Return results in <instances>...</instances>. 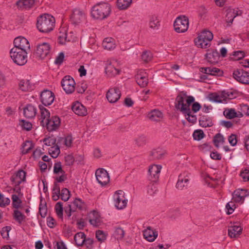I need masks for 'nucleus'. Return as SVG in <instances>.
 <instances>
[{
    "mask_svg": "<svg viewBox=\"0 0 249 249\" xmlns=\"http://www.w3.org/2000/svg\"><path fill=\"white\" fill-rule=\"evenodd\" d=\"M111 6L105 2H100L93 5L90 10L91 16L96 19H103L110 14Z\"/></svg>",
    "mask_w": 249,
    "mask_h": 249,
    "instance_id": "nucleus-1",
    "label": "nucleus"
},
{
    "mask_svg": "<svg viewBox=\"0 0 249 249\" xmlns=\"http://www.w3.org/2000/svg\"><path fill=\"white\" fill-rule=\"evenodd\" d=\"M55 19L49 14H44L38 18L36 26L38 30L42 33H48L54 28Z\"/></svg>",
    "mask_w": 249,
    "mask_h": 249,
    "instance_id": "nucleus-2",
    "label": "nucleus"
},
{
    "mask_svg": "<svg viewBox=\"0 0 249 249\" xmlns=\"http://www.w3.org/2000/svg\"><path fill=\"white\" fill-rule=\"evenodd\" d=\"M213 38V35L209 31H203L195 40V44L201 48H207L210 46V41Z\"/></svg>",
    "mask_w": 249,
    "mask_h": 249,
    "instance_id": "nucleus-3",
    "label": "nucleus"
},
{
    "mask_svg": "<svg viewBox=\"0 0 249 249\" xmlns=\"http://www.w3.org/2000/svg\"><path fill=\"white\" fill-rule=\"evenodd\" d=\"M10 53L13 61L18 65H24L27 62V52L18 48H12Z\"/></svg>",
    "mask_w": 249,
    "mask_h": 249,
    "instance_id": "nucleus-4",
    "label": "nucleus"
},
{
    "mask_svg": "<svg viewBox=\"0 0 249 249\" xmlns=\"http://www.w3.org/2000/svg\"><path fill=\"white\" fill-rule=\"evenodd\" d=\"M188 18L185 16H180L177 18L174 23L175 30L178 33H184L189 27Z\"/></svg>",
    "mask_w": 249,
    "mask_h": 249,
    "instance_id": "nucleus-5",
    "label": "nucleus"
},
{
    "mask_svg": "<svg viewBox=\"0 0 249 249\" xmlns=\"http://www.w3.org/2000/svg\"><path fill=\"white\" fill-rule=\"evenodd\" d=\"M114 203L115 207L122 210L126 207L127 199L124 197V193L122 190L116 191L113 196Z\"/></svg>",
    "mask_w": 249,
    "mask_h": 249,
    "instance_id": "nucleus-6",
    "label": "nucleus"
},
{
    "mask_svg": "<svg viewBox=\"0 0 249 249\" xmlns=\"http://www.w3.org/2000/svg\"><path fill=\"white\" fill-rule=\"evenodd\" d=\"M50 51V45L47 42H42L37 45L35 55L36 57L44 59L49 54Z\"/></svg>",
    "mask_w": 249,
    "mask_h": 249,
    "instance_id": "nucleus-7",
    "label": "nucleus"
},
{
    "mask_svg": "<svg viewBox=\"0 0 249 249\" xmlns=\"http://www.w3.org/2000/svg\"><path fill=\"white\" fill-rule=\"evenodd\" d=\"M71 19L73 24L78 25L86 20V15L83 10L80 8H75L72 11Z\"/></svg>",
    "mask_w": 249,
    "mask_h": 249,
    "instance_id": "nucleus-8",
    "label": "nucleus"
},
{
    "mask_svg": "<svg viewBox=\"0 0 249 249\" xmlns=\"http://www.w3.org/2000/svg\"><path fill=\"white\" fill-rule=\"evenodd\" d=\"M75 85L73 79L69 75L65 76L61 82V86L67 94L71 93L74 91Z\"/></svg>",
    "mask_w": 249,
    "mask_h": 249,
    "instance_id": "nucleus-9",
    "label": "nucleus"
},
{
    "mask_svg": "<svg viewBox=\"0 0 249 249\" xmlns=\"http://www.w3.org/2000/svg\"><path fill=\"white\" fill-rule=\"evenodd\" d=\"M233 78L238 82L245 85L249 84V72L243 70H237L233 72Z\"/></svg>",
    "mask_w": 249,
    "mask_h": 249,
    "instance_id": "nucleus-10",
    "label": "nucleus"
},
{
    "mask_svg": "<svg viewBox=\"0 0 249 249\" xmlns=\"http://www.w3.org/2000/svg\"><path fill=\"white\" fill-rule=\"evenodd\" d=\"M95 176L98 183L102 186L106 185L109 181L108 174L107 171L103 168L97 169L95 172Z\"/></svg>",
    "mask_w": 249,
    "mask_h": 249,
    "instance_id": "nucleus-11",
    "label": "nucleus"
},
{
    "mask_svg": "<svg viewBox=\"0 0 249 249\" xmlns=\"http://www.w3.org/2000/svg\"><path fill=\"white\" fill-rule=\"evenodd\" d=\"M185 97V95L180 94L177 96L176 99L175 107L182 113L190 112V108H188V105H185V104H184Z\"/></svg>",
    "mask_w": 249,
    "mask_h": 249,
    "instance_id": "nucleus-12",
    "label": "nucleus"
},
{
    "mask_svg": "<svg viewBox=\"0 0 249 249\" xmlns=\"http://www.w3.org/2000/svg\"><path fill=\"white\" fill-rule=\"evenodd\" d=\"M40 99L44 106L51 105L54 100V93L50 90H44L40 94Z\"/></svg>",
    "mask_w": 249,
    "mask_h": 249,
    "instance_id": "nucleus-13",
    "label": "nucleus"
},
{
    "mask_svg": "<svg viewBox=\"0 0 249 249\" xmlns=\"http://www.w3.org/2000/svg\"><path fill=\"white\" fill-rule=\"evenodd\" d=\"M14 44L15 47L13 48H18L25 52L30 49L29 42L25 37L21 36L16 37L14 39Z\"/></svg>",
    "mask_w": 249,
    "mask_h": 249,
    "instance_id": "nucleus-14",
    "label": "nucleus"
},
{
    "mask_svg": "<svg viewBox=\"0 0 249 249\" xmlns=\"http://www.w3.org/2000/svg\"><path fill=\"white\" fill-rule=\"evenodd\" d=\"M121 93L120 89L117 88L110 89L107 93L106 97L108 101L111 103L116 102L120 98Z\"/></svg>",
    "mask_w": 249,
    "mask_h": 249,
    "instance_id": "nucleus-15",
    "label": "nucleus"
},
{
    "mask_svg": "<svg viewBox=\"0 0 249 249\" xmlns=\"http://www.w3.org/2000/svg\"><path fill=\"white\" fill-rule=\"evenodd\" d=\"M60 124V118L56 116H53L49 119L45 123V125L49 131L57 129Z\"/></svg>",
    "mask_w": 249,
    "mask_h": 249,
    "instance_id": "nucleus-16",
    "label": "nucleus"
},
{
    "mask_svg": "<svg viewBox=\"0 0 249 249\" xmlns=\"http://www.w3.org/2000/svg\"><path fill=\"white\" fill-rule=\"evenodd\" d=\"M161 166L160 165H152L149 167V179L153 182H156L159 178Z\"/></svg>",
    "mask_w": 249,
    "mask_h": 249,
    "instance_id": "nucleus-17",
    "label": "nucleus"
},
{
    "mask_svg": "<svg viewBox=\"0 0 249 249\" xmlns=\"http://www.w3.org/2000/svg\"><path fill=\"white\" fill-rule=\"evenodd\" d=\"M11 181L15 186H19L20 184L26 180V172L20 170L11 177Z\"/></svg>",
    "mask_w": 249,
    "mask_h": 249,
    "instance_id": "nucleus-18",
    "label": "nucleus"
},
{
    "mask_svg": "<svg viewBox=\"0 0 249 249\" xmlns=\"http://www.w3.org/2000/svg\"><path fill=\"white\" fill-rule=\"evenodd\" d=\"M247 196V191L246 190L237 189L232 193V200L234 202L242 203Z\"/></svg>",
    "mask_w": 249,
    "mask_h": 249,
    "instance_id": "nucleus-19",
    "label": "nucleus"
},
{
    "mask_svg": "<svg viewBox=\"0 0 249 249\" xmlns=\"http://www.w3.org/2000/svg\"><path fill=\"white\" fill-rule=\"evenodd\" d=\"M148 74L143 70H139L136 75L138 84L141 87H145L148 84Z\"/></svg>",
    "mask_w": 249,
    "mask_h": 249,
    "instance_id": "nucleus-20",
    "label": "nucleus"
},
{
    "mask_svg": "<svg viewBox=\"0 0 249 249\" xmlns=\"http://www.w3.org/2000/svg\"><path fill=\"white\" fill-rule=\"evenodd\" d=\"M116 63V61L115 60L107 62L105 71L108 76H115L119 73L120 70L115 67Z\"/></svg>",
    "mask_w": 249,
    "mask_h": 249,
    "instance_id": "nucleus-21",
    "label": "nucleus"
},
{
    "mask_svg": "<svg viewBox=\"0 0 249 249\" xmlns=\"http://www.w3.org/2000/svg\"><path fill=\"white\" fill-rule=\"evenodd\" d=\"M189 181L188 174L183 173L180 174L178 176V181L176 184V187L179 190H182L183 188L188 185Z\"/></svg>",
    "mask_w": 249,
    "mask_h": 249,
    "instance_id": "nucleus-22",
    "label": "nucleus"
},
{
    "mask_svg": "<svg viewBox=\"0 0 249 249\" xmlns=\"http://www.w3.org/2000/svg\"><path fill=\"white\" fill-rule=\"evenodd\" d=\"M242 14L241 10H239L238 8H229L227 10V21L228 23H232L233 19L238 16H240Z\"/></svg>",
    "mask_w": 249,
    "mask_h": 249,
    "instance_id": "nucleus-23",
    "label": "nucleus"
},
{
    "mask_svg": "<svg viewBox=\"0 0 249 249\" xmlns=\"http://www.w3.org/2000/svg\"><path fill=\"white\" fill-rule=\"evenodd\" d=\"M158 235V231L153 230L150 227H147L143 231V236L149 242H153L157 237Z\"/></svg>",
    "mask_w": 249,
    "mask_h": 249,
    "instance_id": "nucleus-24",
    "label": "nucleus"
},
{
    "mask_svg": "<svg viewBox=\"0 0 249 249\" xmlns=\"http://www.w3.org/2000/svg\"><path fill=\"white\" fill-rule=\"evenodd\" d=\"M71 109L76 114L79 116H85L87 113L86 107L78 102L73 104Z\"/></svg>",
    "mask_w": 249,
    "mask_h": 249,
    "instance_id": "nucleus-25",
    "label": "nucleus"
},
{
    "mask_svg": "<svg viewBox=\"0 0 249 249\" xmlns=\"http://www.w3.org/2000/svg\"><path fill=\"white\" fill-rule=\"evenodd\" d=\"M242 228L238 225H232L229 227L228 235L231 238H236L242 233Z\"/></svg>",
    "mask_w": 249,
    "mask_h": 249,
    "instance_id": "nucleus-26",
    "label": "nucleus"
},
{
    "mask_svg": "<svg viewBox=\"0 0 249 249\" xmlns=\"http://www.w3.org/2000/svg\"><path fill=\"white\" fill-rule=\"evenodd\" d=\"M35 4V0H19L17 3L18 9L26 10L31 8Z\"/></svg>",
    "mask_w": 249,
    "mask_h": 249,
    "instance_id": "nucleus-27",
    "label": "nucleus"
},
{
    "mask_svg": "<svg viewBox=\"0 0 249 249\" xmlns=\"http://www.w3.org/2000/svg\"><path fill=\"white\" fill-rule=\"evenodd\" d=\"M23 113L27 118H33L36 114V108L32 105H27L24 108Z\"/></svg>",
    "mask_w": 249,
    "mask_h": 249,
    "instance_id": "nucleus-28",
    "label": "nucleus"
},
{
    "mask_svg": "<svg viewBox=\"0 0 249 249\" xmlns=\"http://www.w3.org/2000/svg\"><path fill=\"white\" fill-rule=\"evenodd\" d=\"M147 117L151 121H160L163 117V114L161 111L158 109H153L147 114Z\"/></svg>",
    "mask_w": 249,
    "mask_h": 249,
    "instance_id": "nucleus-29",
    "label": "nucleus"
},
{
    "mask_svg": "<svg viewBox=\"0 0 249 249\" xmlns=\"http://www.w3.org/2000/svg\"><path fill=\"white\" fill-rule=\"evenodd\" d=\"M103 47L107 50H112L116 48V44L114 39L111 37H107L102 43Z\"/></svg>",
    "mask_w": 249,
    "mask_h": 249,
    "instance_id": "nucleus-30",
    "label": "nucleus"
},
{
    "mask_svg": "<svg viewBox=\"0 0 249 249\" xmlns=\"http://www.w3.org/2000/svg\"><path fill=\"white\" fill-rule=\"evenodd\" d=\"M201 72L212 75L220 76L222 74V71L219 69L213 67L201 68Z\"/></svg>",
    "mask_w": 249,
    "mask_h": 249,
    "instance_id": "nucleus-31",
    "label": "nucleus"
},
{
    "mask_svg": "<svg viewBox=\"0 0 249 249\" xmlns=\"http://www.w3.org/2000/svg\"><path fill=\"white\" fill-rule=\"evenodd\" d=\"M166 152L161 148L153 149L150 152V156L153 160H160L163 158Z\"/></svg>",
    "mask_w": 249,
    "mask_h": 249,
    "instance_id": "nucleus-32",
    "label": "nucleus"
},
{
    "mask_svg": "<svg viewBox=\"0 0 249 249\" xmlns=\"http://www.w3.org/2000/svg\"><path fill=\"white\" fill-rule=\"evenodd\" d=\"M149 27L153 30H157L160 26V19L156 15H152L150 17L149 20Z\"/></svg>",
    "mask_w": 249,
    "mask_h": 249,
    "instance_id": "nucleus-33",
    "label": "nucleus"
},
{
    "mask_svg": "<svg viewBox=\"0 0 249 249\" xmlns=\"http://www.w3.org/2000/svg\"><path fill=\"white\" fill-rule=\"evenodd\" d=\"M19 88L22 91H27L33 90L34 88V85L29 80H21L19 83Z\"/></svg>",
    "mask_w": 249,
    "mask_h": 249,
    "instance_id": "nucleus-34",
    "label": "nucleus"
},
{
    "mask_svg": "<svg viewBox=\"0 0 249 249\" xmlns=\"http://www.w3.org/2000/svg\"><path fill=\"white\" fill-rule=\"evenodd\" d=\"M89 222L91 225L95 227H97L100 225V217L97 212L93 211L90 213L89 215Z\"/></svg>",
    "mask_w": 249,
    "mask_h": 249,
    "instance_id": "nucleus-35",
    "label": "nucleus"
},
{
    "mask_svg": "<svg viewBox=\"0 0 249 249\" xmlns=\"http://www.w3.org/2000/svg\"><path fill=\"white\" fill-rule=\"evenodd\" d=\"M39 108L40 110V118L41 123L42 126L45 125V122L50 118V113L48 109L45 108L42 106H39Z\"/></svg>",
    "mask_w": 249,
    "mask_h": 249,
    "instance_id": "nucleus-36",
    "label": "nucleus"
},
{
    "mask_svg": "<svg viewBox=\"0 0 249 249\" xmlns=\"http://www.w3.org/2000/svg\"><path fill=\"white\" fill-rule=\"evenodd\" d=\"M211 99L217 103H226L225 98L224 91L219 93H214L211 95Z\"/></svg>",
    "mask_w": 249,
    "mask_h": 249,
    "instance_id": "nucleus-37",
    "label": "nucleus"
},
{
    "mask_svg": "<svg viewBox=\"0 0 249 249\" xmlns=\"http://www.w3.org/2000/svg\"><path fill=\"white\" fill-rule=\"evenodd\" d=\"M223 114L226 118L229 119H231L235 117L242 116V113H240V115H237V113L234 108L225 109L223 112Z\"/></svg>",
    "mask_w": 249,
    "mask_h": 249,
    "instance_id": "nucleus-38",
    "label": "nucleus"
},
{
    "mask_svg": "<svg viewBox=\"0 0 249 249\" xmlns=\"http://www.w3.org/2000/svg\"><path fill=\"white\" fill-rule=\"evenodd\" d=\"M86 235L82 232H79L77 233L74 237V240L75 244L78 246H81L84 244L85 241Z\"/></svg>",
    "mask_w": 249,
    "mask_h": 249,
    "instance_id": "nucleus-39",
    "label": "nucleus"
},
{
    "mask_svg": "<svg viewBox=\"0 0 249 249\" xmlns=\"http://www.w3.org/2000/svg\"><path fill=\"white\" fill-rule=\"evenodd\" d=\"M132 3V0H118L117 5L120 10H125L128 8Z\"/></svg>",
    "mask_w": 249,
    "mask_h": 249,
    "instance_id": "nucleus-40",
    "label": "nucleus"
},
{
    "mask_svg": "<svg viewBox=\"0 0 249 249\" xmlns=\"http://www.w3.org/2000/svg\"><path fill=\"white\" fill-rule=\"evenodd\" d=\"M135 145L138 147H143L147 142V138L144 135H141L134 140Z\"/></svg>",
    "mask_w": 249,
    "mask_h": 249,
    "instance_id": "nucleus-41",
    "label": "nucleus"
},
{
    "mask_svg": "<svg viewBox=\"0 0 249 249\" xmlns=\"http://www.w3.org/2000/svg\"><path fill=\"white\" fill-rule=\"evenodd\" d=\"M213 141L215 146L216 147H219L225 142V138L222 134L218 133L214 137Z\"/></svg>",
    "mask_w": 249,
    "mask_h": 249,
    "instance_id": "nucleus-42",
    "label": "nucleus"
},
{
    "mask_svg": "<svg viewBox=\"0 0 249 249\" xmlns=\"http://www.w3.org/2000/svg\"><path fill=\"white\" fill-rule=\"evenodd\" d=\"M11 198L12 200L13 207L16 209L19 208L22 203V201L20 199L19 196L17 195L14 194L12 195Z\"/></svg>",
    "mask_w": 249,
    "mask_h": 249,
    "instance_id": "nucleus-43",
    "label": "nucleus"
},
{
    "mask_svg": "<svg viewBox=\"0 0 249 249\" xmlns=\"http://www.w3.org/2000/svg\"><path fill=\"white\" fill-rule=\"evenodd\" d=\"M219 54L217 52H213L207 54V58L211 63H216L218 61Z\"/></svg>",
    "mask_w": 249,
    "mask_h": 249,
    "instance_id": "nucleus-44",
    "label": "nucleus"
},
{
    "mask_svg": "<svg viewBox=\"0 0 249 249\" xmlns=\"http://www.w3.org/2000/svg\"><path fill=\"white\" fill-rule=\"evenodd\" d=\"M14 217L15 219L19 224H21L25 219V216L23 215L19 211L16 209L14 211Z\"/></svg>",
    "mask_w": 249,
    "mask_h": 249,
    "instance_id": "nucleus-45",
    "label": "nucleus"
},
{
    "mask_svg": "<svg viewBox=\"0 0 249 249\" xmlns=\"http://www.w3.org/2000/svg\"><path fill=\"white\" fill-rule=\"evenodd\" d=\"M72 142V138L71 136H67L65 138H60L58 141V142L60 144H64L67 147L71 146Z\"/></svg>",
    "mask_w": 249,
    "mask_h": 249,
    "instance_id": "nucleus-46",
    "label": "nucleus"
},
{
    "mask_svg": "<svg viewBox=\"0 0 249 249\" xmlns=\"http://www.w3.org/2000/svg\"><path fill=\"white\" fill-rule=\"evenodd\" d=\"M33 147V144L30 141H26L22 146V153L26 154L28 153Z\"/></svg>",
    "mask_w": 249,
    "mask_h": 249,
    "instance_id": "nucleus-47",
    "label": "nucleus"
},
{
    "mask_svg": "<svg viewBox=\"0 0 249 249\" xmlns=\"http://www.w3.org/2000/svg\"><path fill=\"white\" fill-rule=\"evenodd\" d=\"M49 153L53 158H57L60 154V149L58 145L51 147L49 149Z\"/></svg>",
    "mask_w": 249,
    "mask_h": 249,
    "instance_id": "nucleus-48",
    "label": "nucleus"
},
{
    "mask_svg": "<svg viewBox=\"0 0 249 249\" xmlns=\"http://www.w3.org/2000/svg\"><path fill=\"white\" fill-rule=\"evenodd\" d=\"M199 124L201 126L204 127H210L213 125L211 119L204 117L199 120Z\"/></svg>",
    "mask_w": 249,
    "mask_h": 249,
    "instance_id": "nucleus-49",
    "label": "nucleus"
},
{
    "mask_svg": "<svg viewBox=\"0 0 249 249\" xmlns=\"http://www.w3.org/2000/svg\"><path fill=\"white\" fill-rule=\"evenodd\" d=\"M60 197L62 200L67 201L70 197V192L67 188H63L60 194Z\"/></svg>",
    "mask_w": 249,
    "mask_h": 249,
    "instance_id": "nucleus-50",
    "label": "nucleus"
},
{
    "mask_svg": "<svg viewBox=\"0 0 249 249\" xmlns=\"http://www.w3.org/2000/svg\"><path fill=\"white\" fill-rule=\"evenodd\" d=\"M10 203V200L8 197H5L0 193V207H4L8 205Z\"/></svg>",
    "mask_w": 249,
    "mask_h": 249,
    "instance_id": "nucleus-51",
    "label": "nucleus"
},
{
    "mask_svg": "<svg viewBox=\"0 0 249 249\" xmlns=\"http://www.w3.org/2000/svg\"><path fill=\"white\" fill-rule=\"evenodd\" d=\"M195 140L199 141L204 137V133L201 130H195L193 134Z\"/></svg>",
    "mask_w": 249,
    "mask_h": 249,
    "instance_id": "nucleus-52",
    "label": "nucleus"
},
{
    "mask_svg": "<svg viewBox=\"0 0 249 249\" xmlns=\"http://www.w3.org/2000/svg\"><path fill=\"white\" fill-rule=\"evenodd\" d=\"M226 208L227 209V213L228 214H230L233 213L234 209L236 208L235 204H234V202L232 200L228 202L226 206Z\"/></svg>",
    "mask_w": 249,
    "mask_h": 249,
    "instance_id": "nucleus-53",
    "label": "nucleus"
},
{
    "mask_svg": "<svg viewBox=\"0 0 249 249\" xmlns=\"http://www.w3.org/2000/svg\"><path fill=\"white\" fill-rule=\"evenodd\" d=\"M53 172L56 174L65 173L62 168L61 163L60 162H58L54 164L53 167Z\"/></svg>",
    "mask_w": 249,
    "mask_h": 249,
    "instance_id": "nucleus-54",
    "label": "nucleus"
},
{
    "mask_svg": "<svg viewBox=\"0 0 249 249\" xmlns=\"http://www.w3.org/2000/svg\"><path fill=\"white\" fill-rule=\"evenodd\" d=\"M114 235L117 239H122L124 236V231L122 228H118L115 231Z\"/></svg>",
    "mask_w": 249,
    "mask_h": 249,
    "instance_id": "nucleus-55",
    "label": "nucleus"
},
{
    "mask_svg": "<svg viewBox=\"0 0 249 249\" xmlns=\"http://www.w3.org/2000/svg\"><path fill=\"white\" fill-rule=\"evenodd\" d=\"M96 237L100 242H103L106 239L105 233L102 231L98 230L96 232Z\"/></svg>",
    "mask_w": 249,
    "mask_h": 249,
    "instance_id": "nucleus-56",
    "label": "nucleus"
},
{
    "mask_svg": "<svg viewBox=\"0 0 249 249\" xmlns=\"http://www.w3.org/2000/svg\"><path fill=\"white\" fill-rule=\"evenodd\" d=\"M152 54L150 52L144 51L142 54V59L145 62H147L151 60Z\"/></svg>",
    "mask_w": 249,
    "mask_h": 249,
    "instance_id": "nucleus-57",
    "label": "nucleus"
},
{
    "mask_svg": "<svg viewBox=\"0 0 249 249\" xmlns=\"http://www.w3.org/2000/svg\"><path fill=\"white\" fill-rule=\"evenodd\" d=\"M11 230V227L6 226L3 227L0 231V233L3 238H7L9 237V232Z\"/></svg>",
    "mask_w": 249,
    "mask_h": 249,
    "instance_id": "nucleus-58",
    "label": "nucleus"
},
{
    "mask_svg": "<svg viewBox=\"0 0 249 249\" xmlns=\"http://www.w3.org/2000/svg\"><path fill=\"white\" fill-rule=\"evenodd\" d=\"M22 128L24 130L29 131L32 128V124L28 121H26L25 120H22L21 121V124Z\"/></svg>",
    "mask_w": 249,
    "mask_h": 249,
    "instance_id": "nucleus-59",
    "label": "nucleus"
},
{
    "mask_svg": "<svg viewBox=\"0 0 249 249\" xmlns=\"http://www.w3.org/2000/svg\"><path fill=\"white\" fill-rule=\"evenodd\" d=\"M228 141L230 144L232 146H235L237 142V136L235 134H231L228 137Z\"/></svg>",
    "mask_w": 249,
    "mask_h": 249,
    "instance_id": "nucleus-60",
    "label": "nucleus"
},
{
    "mask_svg": "<svg viewBox=\"0 0 249 249\" xmlns=\"http://www.w3.org/2000/svg\"><path fill=\"white\" fill-rule=\"evenodd\" d=\"M72 205L76 208L82 209L84 207V204L81 199L76 198L73 201Z\"/></svg>",
    "mask_w": 249,
    "mask_h": 249,
    "instance_id": "nucleus-61",
    "label": "nucleus"
},
{
    "mask_svg": "<svg viewBox=\"0 0 249 249\" xmlns=\"http://www.w3.org/2000/svg\"><path fill=\"white\" fill-rule=\"evenodd\" d=\"M157 189L154 183H151L147 186V193L150 195H152L156 193Z\"/></svg>",
    "mask_w": 249,
    "mask_h": 249,
    "instance_id": "nucleus-62",
    "label": "nucleus"
},
{
    "mask_svg": "<svg viewBox=\"0 0 249 249\" xmlns=\"http://www.w3.org/2000/svg\"><path fill=\"white\" fill-rule=\"evenodd\" d=\"M55 209L56 213L59 216H62L63 215V205L62 203L58 202L56 203Z\"/></svg>",
    "mask_w": 249,
    "mask_h": 249,
    "instance_id": "nucleus-63",
    "label": "nucleus"
},
{
    "mask_svg": "<svg viewBox=\"0 0 249 249\" xmlns=\"http://www.w3.org/2000/svg\"><path fill=\"white\" fill-rule=\"evenodd\" d=\"M240 176L244 181L249 180V170L245 169L240 173Z\"/></svg>",
    "mask_w": 249,
    "mask_h": 249,
    "instance_id": "nucleus-64",
    "label": "nucleus"
}]
</instances>
